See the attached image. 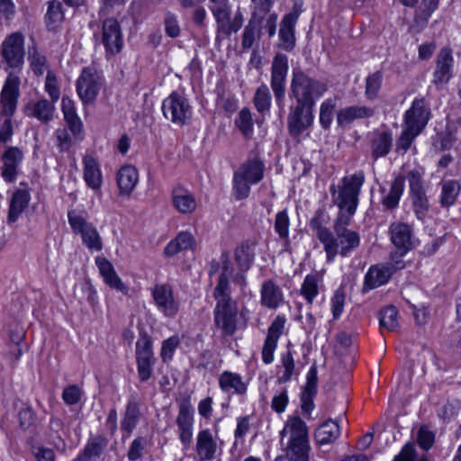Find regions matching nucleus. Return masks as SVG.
<instances>
[{
  "label": "nucleus",
  "instance_id": "f257e3e1",
  "mask_svg": "<svg viewBox=\"0 0 461 461\" xmlns=\"http://www.w3.org/2000/svg\"><path fill=\"white\" fill-rule=\"evenodd\" d=\"M353 217L337 214L333 222V231L321 242L326 253V261L331 263L338 255L345 258L360 245V236L356 230L348 229Z\"/></svg>",
  "mask_w": 461,
  "mask_h": 461
},
{
  "label": "nucleus",
  "instance_id": "f03ea898",
  "mask_svg": "<svg viewBox=\"0 0 461 461\" xmlns=\"http://www.w3.org/2000/svg\"><path fill=\"white\" fill-rule=\"evenodd\" d=\"M366 181L363 170L347 175L338 185L330 186L332 203L338 206V214L353 217L358 206L361 188Z\"/></svg>",
  "mask_w": 461,
  "mask_h": 461
},
{
  "label": "nucleus",
  "instance_id": "7ed1b4c3",
  "mask_svg": "<svg viewBox=\"0 0 461 461\" xmlns=\"http://www.w3.org/2000/svg\"><path fill=\"white\" fill-rule=\"evenodd\" d=\"M327 85L316 78L311 77L303 71H294L291 85L290 97L296 103L315 105L316 101L327 91Z\"/></svg>",
  "mask_w": 461,
  "mask_h": 461
},
{
  "label": "nucleus",
  "instance_id": "20e7f679",
  "mask_svg": "<svg viewBox=\"0 0 461 461\" xmlns=\"http://www.w3.org/2000/svg\"><path fill=\"white\" fill-rule=\"evenodd\" d=\"M265 165L258 158L248 159L233 174V192L237 200L249 196L250 185L263 179Z\"/></svg>",
  "mask_w": 461,
  "mask_h": 461
},
{
  "label": "nucleus",
  "instance_id": "39448f33",
  "mask_svg": "<svg viewBox=\"0 0 461 461\" xmlns=\"http://www.w3.org/2000/svg\"><path fill=\"white\" fill-rule=\"evenodd\" d=\"M247 312L246 308L239 312L237 302L216 303L213 309L214 325L222 336H232L240 327L246 326V321L241 322L240 317L244 318Z\"/></svg>",
  "mask_w": 461,
  "mask_h": 461
},
{
  "label": "nucleus",
  "instance_id": "423d86ee",
  "mask_svg": "<svg viewBox=\"0 0 461 461\" xmlns=\"http://www.w3.org/2000/svg\"><path fill=\"white\" fill-rule=\"evenodd\" d=\"M161 109L164 117L178 127L188 124L193 116L188 98L178 92H173L165 98Z\"/></svg>",
  "mask_w": 461,
  "mask_h": 461
},
{
  "label": "nucleus",
  "instance_id": "0eeeda50",
  "mask_svg": "<svg viewBox=\"0 0 461 461\" xmlns=\"http://www.w3.org/2000/svg\"><path fill=\"white\" fill-rule=\"evenodd\" d=\"M24 37L21 32L7 35L0 46L1 62L8 68L21 70L24 63Z\"/></svg>",
  "mask_w": 461,
  "mask_h": 461
},
{
  "label": "nucleus",
  "instance_id": "6e6552de",
  "mask_svg": "<svg viewBox=\"0 0 461 461\" xmlns=\"http://www.w3.org/2000/svg\"><path fill=\"white\" fill-rule=\"evenodd\" d=\"M103 85L104 78L95 67L84 68L76 84L77 93L82 103L93 104Z\"/></svg>",
  "mask_w": 461,
  "mask_h": 461
},
{
  "label": "nucleus",
  "instance_id": "1a4fd4ad",
  "mask_svg": "<svg viewBox=\"0 0 461 461\" xmlns=\"http://www.w3.org/2000/svg\"><path fill=\"white\" fill-rule=\"evenodd\" d=\"M68 219L75 234H79L83 243L91 250L100 251L103 249L102 239L96 228L75 212H68Z\"/></svg>",
  "mask_w": 461,
  "mask_h": 461
},
{
  "label": "nucleus",
  "instance_id": "9d476101",
  "mask_svg": "<svg viewBox=\"0 0 461 461\" xmlns=\"http://www.w3.org/2000/svg\"><path fill=\"white\" fill-rule=\"evenodd\" d=\"M288 68L287 57L285 54H276L272 61L270 86L276 102L281 108H283L285 104V83Z\"/></svg>",
  "mask_w": 461,
  "mask_h": 461
},
{
  "label": "nucleus",
  "instance_id": "9b49d317",
  "mask_svg": "<svg viewBox=\"0 0 461 461\" xmlns=\"http://www.w3.org/2000/svg\"><path fill=\"white\" fill-rule=\"evenodd\" d=\"M154 303L165 317L174 318L180 308L179 302L175 298L173 288L167 284H157L151 290Z\"/></svg>",
  "mask_w": 461,
  "mask_h": 461
},
{
  "label": "nucleus",
  "instance_id": "f8f14e48",
  "mask_svg": "<svg viewBox=\"0 0 461 461\" xmlns=\"http://www.w3.org/2000/svg\"><path fill=\"white\" fill-rule=\"evenodd\" d=\"M314 106L296 103V105L292 106L287 117V126L289 133L292 136L297 137L309 128L313 122L312 109Z\"/></svg>",
  "mask_w": 461,
  "mask_h": 461
},
{
  "label": "nucleus",
  "instance_id": "ddd939ff",
  "mask_svg": "<svg viewBox=\"0 0 461 461\" xmlns=\"http://www.w3.org/2000/svg\"><path fill=\"white\" fill-rule=\"evenodd\" d=\"M20 78L10 72L5 78L4 87L1 92V114L5 117H12L15 112L17 100L20 95Z\"/></svg>",
  "mask_w": 461,
  "mask_h": 461
},
{
  "label": "nucleus",
  "instance_id": "4468645a",
  "mask_svg": "<svg viewBox=\"0 0 461 461\" xmlns=\"http://www.w3.org/2000/svg\"><path fill=\"white\" fill-rule=\"evenodd\" d=\"M404 267L402 260H397L393 265H375L372 266L365 276L364 289L372 290L383 285H385L393 274Z\"/></svg>",
  "mask_w": 461,
  "mask_h": 461
},
{
  "label": "nucleus",
  "instance_id": "2eb2a0df",
  "mask_svg": "<svg viewBox=\"0 0 461 461\" xmlns=\"http://www.w3.org/2000/svg\"><path fill=\"white\" fill-rule=\"evenodd\" d=\"M454 59L451 49L442 48L436 59V68L433 72L432 83L438 90L442 89L452 77Z\"/></svg>",
  "mask_w": 461,
  "mask_h": 461
},
{
  "label": "nucleus",
  "instance_id": "dca6fc26",
  "mask_svg": "<svg viewBox=\"0 0 461 461\" xmlns=\"http://www.w3.org/2000/svg\"><path fill=\"white\" fill-rule=\"evenodd\" d=\"M102 42L107 53H119L123 46L122 33L120 23L114 18L104 21L102 27Z\"/></svg>",
  "mask_w": 461,
  "mask_h": 461
},
{
  "label": "nucleus",
  "instance_id": "f3484780",
  "mask_svg": "<svg viewBox=\"0 0 461 461\" xmlns=\"http://www.w3.org/2000/svg\"><path fill=\"white\" fill-rule=\"evenodd\" d=\"M429 115L430 112L425 100L416 98L404 114V124L420 133L428 123Z\"/></svg>",
  "mask_w": 461,
  "mask_h": 461
},
{
  "label": "nucleus",
  "instance_id": "a211bd4d",
  "mask_svg": "<svg viewBox=\"0 0 461 461\" xmlns=\"http://www.w3.org/2000/svg\"><path fill=\"white\" fill-rule=\"evenodd\" d=\"M176 421L178 428L179 439L184 446V449H187L192 442L194 426V409L190 402H185L180 404Z\"/></svg>",
  "mask_w": 461,
  "mask_h": 461
},
{
  "label": "nucleus",
  "instance_id": "6ab92c4d",
  "mask_svg": "<svg viewBox=\"0 0 461 461\" xmlns=\"http://www.w3.org/2000/svg\"><path fill=\"white\" fill-rule=\"evenodd\" d=\"M390 240L401 257L412 249V229L403 222H393L389 228Z\"/></svg>",
  "mask_w": 461,
  "mask_h": 461
},
{
  "label": "nucleus",
  "instance_id": "aec40b11",
  "mask_svg": "<svg viewBox=\"0 0 461 461\" xmlns=\"http://www.w3.org/2000/svg\"><path fill=\"white\" fill-rule=\"evenodd\" d=\"M55 104L46 98L30 101L24 105L23 112L30 118H35L42 123H48L54 119Z\"/></svg>",
  "mask_w": 461,
  "mask_h": 461
},
{
  "label": "nucleus",
  "instance_id": "412c9836",
  "mask_svg": "<svg viewBox=\"0 0 461 461\" xmlns=\"http://www.w3.org/2000/svg\"><path fill=\"white\" fill-rule=\"evenodd\" d=\"M194 449L199 461H211L215 457L218 444L209 429H202L197 433Z\"/></svg>",
  "mask_w": 461,
  "mask_h": 461
},
{
  "label": "nucleus",
  "instance_id": "4be33fe9",
  "mask_svg": "<svg viewBox=\"0 0 461 461\" xmlns=\"http://www.w3.org/2000/svg\"><path fill=\"white\" fill-rule=\"evenodd\" d=\"M404 177L397 176L391 182L389 189L380 186L379 192L382 194L380 202L385 209L393 210L398 207L404 190Z\"/></svg>",
  "mask_w": 461,
  "mask_h": 461
},
{
  "label": "nucleus",
  "instance_id": "5701e85b",
  "mask_svg": "<svg viewBox=\"0 0 461 461\" xmlns=\"http://www.w3.org/2000/svg\"><path fill=\"white\" fill-rule=\"evenodd\" d=\"M286 435L289 436L288 443L309 442L307 425L298 416H291L287 419L280 432L281 439Z\"/></svg>",
  "mask_w": 461,
  "mask_h": 461
},
{
  "label": "nucleus",
  "instance_id": "b1692460",
  "mask_svg": "<svg viewBox=\"0 0 461 461\" xmlns=\"http://www.w3.org/2000/svg\"><path fill=\"white\" fill-rule=\"evenodd\" d=\"M318 371L315 365L312 366L306 375V384L301 396V408L303 414L310 415L314 409L313 399L317 393Z\"/></svg>",
  "mask_w": 461,
  "mask_h": 461
},
{
  "label": "nucleus",
  "instance_id": "393cba45",
  "mask_svg": "<svg viewBox=\"0 0 461 461\" xmlns=\"http://www.w3.org/2000/svg\"><path fill=\"white\" fill-rule=\"evenodd\" d=\"M172 203L174 208L182 214H190L197 207L194 194L181 185L172 189Z\"/></svg>",
  "mask_w": 461,
  "mask_h": 461
},
{
  "label": "nucleus",
  "instance_id": "a878e982",
  "mask_svg": "<svg viewBox=\"0 0 461 461\" xmlns=\"http://www.w3.org/2000/svg\"><path fill=\"white\" fill-rule=\"evenodd\" d=\"M298 14L289 13L286 14L280 23L279 39L281 47L290 51L295 46V25L298 20Z\"/></svg>",
  "mask_w": 461,
  "mask_h": 461
},
{
  "label": "nucleus",
  "instance_id": "bb28decb",
  "mask_svg": "<svg viewBox=\"0 0 461 461\" xmlns=\"http://www.w3.org/2000/svg\"><path fill=\"white\" fill-rule=\"evenodd\" d=\"M232 268L228 261L223 263L221 273L218 277L217 285L213 290V297L216 303H235L230 296V286L229 277L231 275Z\"/></svg>",
  "mask_w": 461,
  "mask_h": 461
},
{
  "label": "nucleus",
  "instance_id": "cd10ccee",
  "mask_svg": "<svg viewBox=\"0 0 461 461\" xmlns=\"http://www.w3.org/2000/svg\"><path fill=\"white\" fill-rule=\"evenodd\" d=\"M31 194L27 188L17 189L12 195L9 203L7 222H15L23 211L28 207Z\"/></svg>",
  "mask_w": 461,
  "mask_h": 461
},
{
  "label": "nucleus",
  "instance_id": "c85d7f7f",
  "mask_svg": "<svg viewBox=\"0 0 461 461\" xmlns=\"http://www.w3.org/2000/svg\"><path fill=\"white\" fill-rule=\"evenodd\" d=\"M140 404L135 398L128 400L121 420V429L131 434L141 419Z\"/></svg>",
  "mask_w": 461,
  "mask_h": 461
},
{
  "label": "nucleus",
  "instance_id": "c756f323",
  "mask_svg": "<svg viewBox=\"0 0 461 461\" xmlns=\"http://www.w3.org/2000/svg\"><path fill=\"white\" fill-rule=\"evenodd\" d=\"M374 109L367 106L352 105L340 109L337 113V123L339 127H346L355 120L372 117Z\"/></svg>",
  "mask_w": 461,
  "mask_h": 461
},
{
  "label": "nucleus",
  "instance_id": "7c9ffc66",
  "mask_svg": "<svg viewBox=\"0 0 461 461\" xmlns=\"http://www.w3.org/2000/svg\"><path fill=\"white\" fill-rule=\"evenodd\" d=\"M219 386L225 393L243 395L247 392L248 383L240 374L224 371L219 376Z\"/></svg>",
  "mask_w": 461,
  "mask_h": 461
},
{
  "label": "nucleus",
  "instance_id": "2f4dec72",
  "mask_svg": "<svg viewBox=\"0 0 461 461\" xmlns=\"http://www.w3.org/2000/svg\"><path fill=\"white\" fill-rule=\"evenodd\" d=\"M84 179L86 185L97 190L102 185V173L97 161L92 156H85L83 158Z\"/></svg>",
  "mask_w": 461,
  "mask_h": 461
},
{
  "label": "nucleus",
  "instance_id": "473e14b6",
  "mask_svg": "<svg viewBox=\"0 0 461 461\" xmlns=\"http://www.w3.org/2000/svg\"><path fill=\"white\" fill-rule=\"evenodd\" d=\"M137 169L132 166H124L117 173V184L120 194L129 195L138 183Z\"/></svg>",
  "mask_w": 461,
  "mask_h": 461
},
{
  "label": "nucleus",
  "instance_id": "72a5a7b5",
  "mask_svg": "<svg viewBox=\"0 0 461 461\" xmlns=\"http://www.w3.org/2000/svg\"><path fill=\"white\" fill-rule=\"evenodd\" d=\"M284 296L278 285L272 281L265 282L261 287V303L269 309H276L282 304Z\"/></svg>",
  "mask_w": 461,
  "mask_h": 461
},
{
  "label": "nucleus",
  "instance_id": "f704fd0d",
  "mask_svg": "<svg viewBox=\"0 0 461 461\" xmlns=\"http://www.w3.org/2000/svg\"><path fill=\"white\" fill-rule=\"evenodd\" d=\"M340 435V429L337 421L328 420L315 431L314 438L319 445L333 443Z\"/></svg>",
  "mask_w": 461,
  "mask_h": 461
},
{
  "label": "nucleus",
  "instance_id": "c9c22d12",
  "mask_svg": "<svg viewBox=\"0 0 461 461\" xmlns=\"http://www.w3.org/2000/svg\"><path fill=\"white\" fill-rule=\"evenodd\" d=\"M195 246V240L192 233L181 231L165 248L164 254L167 257H173L178 252L192 249Z\"/></svg>",
  "mask_w": 461,
  "mask_h": 461
},
{
  "label": "nucleus",
  "instance_id": "e433bc0d",
  "mask_svg": "<svg viewBox=\"0 0 461 461\" xmlns=\"http://www.w3.org/2000/svg\"><path fill=\"white\" fill-rule=\"evenodd\" d=\"M61 110L69 130L74 134L79 133L82 131L83 123L77 113L75 102L68 96H63Z\"/></svg>",
  "mask_w": 461,
  "mask_h": 461
},
{
  "label": "nucleus",
  "instance_id": "4c0bfd02",
  "mask_svg": "<svg viewBox=\"0 0 461 461\" xmlns=\"http://www.w3.org/2000/svg\"><path fill=\"white\" fill-rule=\"evenodd\" d=\"M393 146V134L390 131H382L375 134L371 141L372 156L374 158L386 156Z\"/></svg>",
  "mask_w": 461,
  "mask_h": 461
},
{
  "label": "nucleus",
  "instance_id": "58836bf2",
  "mask_svg": "<svg viewBox=\"0 0 461 461\" xmlns=\"http://www.w3.org/2000/svg\"><path fill=\"white\" fill-rule=\"evenodd\" d=\"M263 21L250 17L242 33L241 46L244 50L252 48L257 41H259L262 31Z\"/></svg>",
  "mask_w": 461,
  "mask_h": 461
},
{
  "label": "nucleus",
  "instance_id": "ea45409f",
  "mask_svg": "<svg viewBox=\"0 0 461 461\" xmlns=\"http://www.w3.org/2000/svg\"><path fill=\"white\" fill-rule=\"evenodd\" d=\"M64 20L62 4L58 0L48 2V8L45 14V23L49 30H56Z\"/></svg>",
  "mask_w": 461,
  "mask_h": 461
},
{
  "label": "nucleus",
  "instance_id": "a19ab883",
  "mask_svg": "<svg viewBox=\"0 0 461 461\" xmlns=\"http://www.w3.org/2000/svg\"><path fill=\"white\" fill-rule=\"evenodd\" d=\"M328 215L324 210H317L310 220V227L315 232L316 237L321 243L331 230L326 226Z\"/></svg>",
  "mask_w": 461,
  "mask_h": 461
},
{
  "label": "nucleus",
  "instance_id": "79ce46f5",
  "mask_svg": "<svg viewBox=\"0 0 461 461\" xmlns=\"http://www.w3.org/2000/svg\"><path fill=\"white\" fill-rule=\"evenodd\" d=\"M411 206L416 218L424 221L429 211V203L425 191L410 194Z\"/></svg>",
  "mask_w": 461,
  "mask_h": 461
},
{
  "label": "nucleus",
  "instance_id": "37998d69",
  "mask_svg": "<svg viewBox=\"0 0 461 461\" xmlns=\"http://www.w3.org/2000/svg\"><path fill=\"white\" fill-rule=\"evenodd\" d=\"M108 445V440L102 435L91 437L82 453L86 459H93L100 456Z\"/></svg>",
  "mask_w": 461,
  "mask_h": 461
},
{
  "label": "nucleus",
  "instance_id": "c03bdc74",
  "mask_svg": "<svg viewBox=\"0 0 461 461\" xmlns=\"http://www.w3.org/2000/svg\"><path fill=\"white\" fill-rule=\"evenodd\" d=\"M253 103L258 113H264L269 112L272 96L269 88L266 84H262L257 88Z\"/></svg>",
  "mask_w": 461,
  "mask_h": 461
},
{
  "label": "nucleus",
  "instance_id": "a18cd8bd",
  "mask_svg": "<svg viewBox=\"0 0 461 461\" xmlns=\"http://www.w3.org/2000/svg\"><path fill=\"white\" fill-rule=\"evenodd\" d=\"M384 75L380 70L375 71L366 78L365 95L368 100H375L383 85Z\"/></svg>",
  "mask_w": 461,
  "mask_h": 461
},
{
  "label": "nucleus",
  "instance_id": "49530a36",
  "mask_svg": "<svg viewBox=\"0 0 461 461\" xmlns=\"http://www.w3.org/2000/svg\"><path fill=\"white\" fill-rule=\"evenodd\" d=\"M137 362H154L152 341L147 335H142L136 342Z\"/></svg>",
  "mask_w": 461,
  "mask_h": 461
},
{
  "label": "nucleus",
  "instance_id": "de8ad7c7",
  "mask_svg": "<svg viewBox=\"0 0 461 461\" xmlns=\"http://www.w3.org/2000/svg\"><path fill=\"white\" fill-rule=\"evenodd\" d=\"M310 443H288L286 456L289 461H309Z\"/></svg>",
  "mask_w": 461,
  "mask_h": 461
},
{
  "label": "nucleus",
  "instance_id": "09e8293b",
  "mask_svg": "<svg viewBox=\"0 0 461 461\" xmlns=\"http://www.w3.org/2000/svg\"><path fill=\"white\" fill-rule=\"evenodd\" d=\"M460 192V185L455 180L443 183L441 190V204L445 207L451 206Z\"/></svg>",
  "mask_w": 461,
  "mask_h": 461
},
{
  "label": "nucleus",
  "instance_id": "8fccbe9b",
  "mask_svg": "<svg viewBox=\"0 0 461 461\" xmlns=\"http://www.w3.org/2000/svg\"><path fill=\"white\" fill-rule=\"evenodd\" d=\"M319 280L317 276L315 275H308L305 276L300 293L308 302V303L312 304L314 298L319 294Z\"/></svg>",
  "mask_w": 461,
  "mask_h": 461
},
{
  "label": "nucleus",
  "instance_id": "3c124183",
  "mask_svg": "<svg viewBox=\"0 0 461 461\" xmlns=\"http://www.w3.org/2000/svg\"><path fill=\"white\" fill-rule=\"evenodd\" d=\"M420 132L411 129L404 124V128L396 140L395 151L397 153L404 154L410 149L411 143Z\"/></svg>",
  "mask_w": 461,
  "mask_h": 461
},
{
  "label": "nucleus",
  "instance_id": "603ef678",
  "mask_svg": "<svg viewBox=\"0 0 461 461\" xmlns=\"http://www.w3.org/2000/svg\"><path fill=\"white\" fill-rule=\"evenodd\" d=\"M235 260L241 272H246L254 261V254L249 246L242 245L235 250Z\"/></svg>",
  "mask_w": 461,
  "mask_h": 461
},
{
  "label": "nucleus",
  "instance_id": "864d4df0",
  "mask_svg": "<svg viewBox=\"0 0 461 461\" xmlns=\"http://www.w3.org/2000/svg\"><path fill=\"white\" fill-rule=\"evenodd\" d=\"M336 107V101L332 98H328L323 101L320 106V123L325 130L329 129L332 121L333 113Z\"/></svg>",
  "mask_w": 461,
  "mask_h": 461
},
{
  "label": "nucleus",
  "instance_id": "5fc2aeb1",
  "mask_svg": "<svg viewBox=\"0 0 461 461\" xmlns=\"http://www.w3.org/2000/svg\"><path fill=\"white\" fill-rule=\"evenodd\" d=\"M380 325L388 330H394L398 326L397 310L394 306H388L380 312Z\"/></svg>",
  "mask_w": 461,
  "mask_h": 461
},
{
  "label": "nucleus",
  "instance_id": "6e6d98bb",
  "mask_svg": "<svg viewBox=\"0 0 461 461\" xmlns=\"http://www.w3.org/2000/svg\"><path fill=\"white\" fill-rule=\"evenodd\" d=\"M424 176V169L422 167H414L407 174V180L410 185V194L425 191L422 177Z\"/></svg>",
  "mask_w": 461,
  "mask_h": 461
},
{
  "label": "nucleus",
  "instance_id": "4d7b16f0",
  "mask_svg": "<svg viewBox=\"0 0 461 461\" xmlns=\"http://www.w3.org/2000/svg\"><path fill=\"white\" fill-rule=\"evenodd\" d=\"M28 59L35 74L41 75L46 63V59L41 55L37 47L32 45L28 49Z\"/></svg>",
  "mask_w": 461,
  "mask_h": 461
},
{
  "label": "nucleus",
  "instance_id": "13d9d810",
  "mask_svg": "<svg viewBox=\"0 0 461 461\" xmlns=\"http://www.w3.org/2000/svg\"><path fill=\"white\" fill-rule=\"evenodd\" d=\"M393 461H428L424 455H419L411 443L406 444Z\"/></svg>",
  "mask_w": 461,
  "mask_h": 461
},
{
  "label": "nucleus",
  "instance_id": "bf43d9fd",
  "mask_svg": "<svg viewBox=\"0 0 461 461\" xmlns=\"http://www.w3.org/2000/svg\"><path fill=\"white\" fill-rule=\"evenodd\" d=\"M235 124L245 136H249L253 130V122L250 111L247 108H243L236 119Z\"/></svg>",
  "mask_w": 461,
  "mask_h": 461
},
{
  "label": "nucleus",
  "instance_id": "052dcab7",
  "mask_svg": "<svg viewBox=\"0 0 461 461\" xmlns=\"http://www.w3.org/2000/svg\"><path fill=\"white\" fill-rule=\"evenodd\" d=\"M44 89L49 95L50 101L57 103L60 97V90L58 79L52 71H49L45 79Z\"/></svg>",
  "mask_w": 461,
  "mask_h": 461
},
{
  "label": "nucleus",
  "instance_id": "680f3d73",
  "mask_svg": "<svg viewBox=\"0 0 461 461\" xmlns=\"http://www.w3.org/2000/svg\"><path fill=\"white\" fill-rule=\"evenodd\" d=\"M290 221L285 210L278 212L275 218V230L280 239H287Z\"/></svg>",
  "mask_w": 461,
  "mask_h": 461
},
{
  "label": "nucleus",
  "instance_id": "e2e57ef3",
  "mask_svg": "<svg viewBox=\"0 0 461 461\" xmlns=\"http://www.w3.org/2000/svg\"><path fill=\"white\" fill-rule=\"evenodd\" d=\"M147 438L145 437H138L132 440L130 445L127 456L131 461L140 459L145 451L147 446Z\"/></svg>",
  "mask_w": 461,
  "mask_h": 461
},
{
  "label": "nucleus",
  "instance_id": "0e129e2a",
  "mask_svg": "<svg viewBox=\"0 0 461 461\" xmlns=\"http://www.w3.org/2000/svg\"><path fill=\"white\" fill-rule=\"evenodd\" d=\"M164 27L166 34L170 38H176L181 33L177 17L172 12H167L164 17Z\"/></svg>",
  "mask_w": 461,
  "mask_h": 461
},
{
  "label": "nucleus",
  "instance_id": "69168bd1",
  "mask_svg": "<svg viewBox=\"0 0 461 461\" xmlns=\"http://www.w3.org/2000/svg\"><path fill=\"white\" fill-rule=\"evenodd\" d=\"M180 339L177 336H172L164 340L161 347L160 356L164 362L172 359L176 348L179 346Z\"/></svg>",
  "mask_w": 461,
  "mask_h": 461
},
{
  "label": "nucleus",
  "instance_id": "338daca9",
  "mask_svg": "<svg viewBox=\"0 0 461 461\" xmlns=\"http://www.w3.org/2000/svg\"><path fill=\"white\" fill-rule=\"evenodd\" d=\"M276 0H252L254 9L251 17L263 21L269 13Z\"/></svg>",
  "mask_w": 461,
  "mask_h": 461
},
{
  "label": "nucleus",
  "instance_id": "774afa93",
  "mask_svg": "<svg viewBox=\"0 0 461 461\" xmlns=\"http://www.w3.org/2000/svg\"><path fill=\"white\" fill-rule=\"evenodd\" d=\"M23 158V152L18 148L15 147L8 148L3 155L4 165L14 167L16 168L22 162Z\"/></svg>",
  "mask_w": 461,
  "mask_h": 461
}]
</instances>
